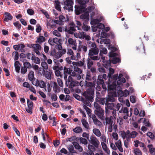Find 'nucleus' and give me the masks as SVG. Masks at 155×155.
<instances>
[{
    "label": "nucleus",
    "mask_w": 155,
    "mask_h": 155,
    "mask_svg": "<svg viewBox=\"0 0 155 155\" xmlns=\"http://www.w3.org/2000/svg\"><path fill=\"white\" fill-rule=\"evenodd\" d=\"M89 45L91 47L89 51V57L93 60H99V58L97 55L99 53V50L95 43L94 42H91L89 43Z\"/></svg>",
    "instance_id": "2"
},
{
    "label": "nucleus",
    "mask_w": 155,
    "mask_h": 155,
    "mask_svg": "<svg viewBox=\"0 0 155 155\" xmlns=\"http://www.w3.org/2000/svg\"><path fill=\"white\" fill-rule=\"evenodd\" d=\"M114 108L117 111L118 110L120 113L125 114L128 112V109L127 107H123V105L120 103L115 104Z\"/></svg>",
    "instance_id": "9"
},
{
    "label": "nucleus",
    "mask_w": 155,
    "mask_h": 155,
    "mask_svg": "<svg viewBox=\"0 0 155 155\" xmlns=\"http://www.w3.org/2000/svg\"><path fill=\"white\" fill-rule=\"evenodd\" d=\"M45 38L44 37L39 36L37 41H36V42L38 43L39 44H41L42 42L45 41Z\"/></svg>",
    "instance_id": "35"
},
{
    "label": "nucleus",
    "mask_w": 155,
    "mask_h": 155,
    "mask_svg": "<svg viewBox=\"0 0 155 155\" xmlns=\"http://www.w3.org/2000/svg\"><path fill=\"white\" fill-rule=\"evenodd\" d=\"M81 122L83 126L86 129H89V125L86 120L84 119H82L81 120Z\"/></svg>",
    "instance_id": "36"
},
{
    "label": "nucleus",
    "mask_w": 155,
    "mask_h": 155,
    "mask_svg": "<svg viewBox=\"0 0 155 155\" xmlns=\"http://www.w3.org/2000/svg\"><path fill=\"white\" fill-rule=\"evenodd\" d=\"M117 85L116 83L113 84H108L107 86L108 91H113L114 90L116 87Z\"/></svg>",
    "instance_id": "38"
},
{
    "label": "nucleus",
    "mask_w": 155,
    "mask_h": 155,
    "mask_svg": "<svg viewBox=\"0 0 155 155\" xmlns=\"http://www.w3.org/2000/svg\"><path fill=\"white\" fill-rule=\"evenodd\" d=\"M95 82L96 81H94L93 83L85 81L86 86L89 88L87 89L86 92H84L83 96L90 101L92 100L94 95Z\"/></svg>",
    "instance_id": "1"
},
{
    "label": "nucleus",
    "mask_w": 155,
    "mask_h": 155,
    "mask_svg": "<svg viewBox=\"0 0 155 155\" xmlns=\"http://www.w3.org/2000/svg\"><path fill=\"white\" fill-rule=\"evenodd\" d=\"M97 94V98L95 99V101L96 102H99L100 104L104 105L105 104V100L106 99L104 98H100L99 94L100 93L99 92H96Z\"/></svg>",
    "instance_id": "18"
},
{
    "label": "nucleus",
    "mask_w": 155,
    "mask_h": 155,
    "mask_svg": "<svg viewBox=\"0 0 155 155\" xmlns=\"http://www.w3.org/2000/svg\"><path fill=\"white\" fill-rule=\"evenodd\" d=\"M117 53L113 52H111L109 53V56L110 57H114L111 59V62L112 63L116 64L120 61V59L118 58L114 57L117 56Z\"/></svg>",
    "instance_id": "13"
},
{
    "label": "nucleus",
    "mask_w": 155,
    "mask_h": 155,
    "mask_svg": "<svg viewBox=\"0 0 155 155\" xmlns=\"http://www.w3.org/2000/svg\"><path fill=\"white\" fill-rule=\"evenodd\" d=\"M57 81L59 86H60L61 87H63V83L61 79L59 78H58L57 79Z\"/></svg>",
    "instance_id": "58"
},
{
    "label": "nucleus",
    "mask_w": 155,
    "mask_h": 155,
    "mask_svg": "<svg viewBox=\"0 0 155 155\" xmlns=\"http://www.w3.org/2000/svg\"><path fill=\"white\" fill-rule=\"evenodd\" d=\"M82 73V70L78 66H74V71L71 74V75L75 77L77 80H79L81 78V76L80 74Z\"/></svg>",
    "instance_id": "7"
},
{
    "label": "nucleus",
    "mask_w": 155,
    "mask_h": 155,
    "mask_svg": "<svg viewBox=\"0 0 155 155\" xmlns=\"http://www.w3.org/2000/svg\"><path fill=\"white\" fill-rule=\"evenodd\" d=\"M80 143H82L86 145L87 143V140L83 137H81L79 138Z\"/></svg>",
    "instance_id": "47"
},
{
    "label": "nucleus",
    "mask_w": 155,
    "mask_h": 155,
    "mask_svg": "<svg viewBox=\"0 0 155 155\" xmlns=\"http://www.w3.org/2000/svg\"><path fill=\"white\" fill-rule=\"evenodd\" d=\"M71 60H76V57L75 56H71V57H67L66 58V62L68 64H71Z\"/></svg>",
    "instance_id": "42"
},
{
    "label": "nucleus",
    "mask_w": 155,
    "mask_h": 155,
    "mask_svg": "<svg viewBox=\"0 0 155 155\" xmlns=\"http://www.w3.org/2000/svg\"><path fill=\"white\" fill-rule=\"evenodd\" d=\"M31 46L35 49L40 50L41 47L38 44H32L31 45Z\"/></svg>",
    "instance_id": "52"
},
{
    "label": "nucleus",
    "mask_w": 155,
    "mask_h": 155,
    "mask_svg": "<svg viewBox=\"0 0 155 155\" xmlns=\"http://www.w3.org/2000/svg\"><path fill=\"white\" fill-rule=\"evenodd\" d=\"M32 61H33L35 63L37 64H39L40 63V59L38 57H36L35 56Z\"/></svg>",
    "instance_id": "54"
},
{
    "label": "nucleus",
    "mask_w": 155,
    "mask_h": 155,
    "mask_svg": "<svg viewBox=\"0 0 155 155\" xmlns=\"http://www.w3.org/2000/svg\"><path fill=\"white\" fill-rule=\"evenodd\" d=\"M55 8L58 11L60 12L61 11V8L60 6V3L58 0L55 1Z\"/></svg>",
    "instance_id": "40"
},
{
    "label": "nucleus",
    "mask_w": 155,
    "mask_h": 155,
    "mask_svg": "<svg viewBox=\"0 0 155 155\" xmlns=\"http://www.w3.org/2000/svg\"><path fill=\"white\" fill-rule=\"evenodd\" d=\"M44 75L45 77L48 79L51 80V73L49 71H45Z\"/></svg>",
    "instance_id": "41"
},
{
    "label": "nucleus",
    "mask_w": 155,
    "mask_h": 155,
    "mask_svg": "<svg viewBox=\"0 0 155 155\" xmlns=\"http://www.w3.org/2000/svg\"><path fill=\"white\" fill-rule=\"evenodd\" d=\"M41 65L43 70H47L48 68V65L45 61H43L41 62Z\"/></svg>",
    "instance_id": "48"
},
{
    "label": "nucleus",
    "mask_w": 155,
    "mask_h": 155,
    "mask_svg": "<svg viewBox=\"0 0 155 155\" xmlns=\"http://www.w3.org/2000/svg\"><path fill=\"white\" fill-rule=\"evenodd\" d=\"M91 118L93 120L94 124L96 125L100 126L101 125V123L97 118L95 115L93 114L91 116Z\"/></svg>",
    "instance_id": "22"
},
{
    "label": "nucleus",
    "mask_w": 155,
    "mask_h": 155,
    "mask_svg": "<svg viewBox=\"0 0 155 155\" xmlns=\"http://www.w3.org/2000/svg\"><path fill=\"white\" fill-rule=\"evenodd\" d=\"M94 146L91 145L89 144L88 145V148L89 150V151L94 152L95 150V148Z\"/></svg>",
    "instance_id": "56"
},
{
    "label": "nucleus",
    "mask_w": 155,
    "mask_h": 155,
    "mask_svg": "<svg viewBox=\"0 0 155 155\" xmlns=\"http://www.w3.org/2000/svg\"><path fill=\"white\" fill-rule=\"evenodd\" d=\"M113 94L111 95L109 94L108 95L107 97L106 98V102H113L115 101V99L114 97H115L116 94L113 93Z\"/></svg>",
    "instance_id": "20"
},
{
    "label": "nucleus",
    "mask_w": 155,
    "mask_h": 155,
    "mask_svg": "<svg viewBox=\"0 0 155 155\" xmlns=\"http://www.w3.org/2000/svg\"><path fill=\"white\" fill-rule=\"evenodd\" d=\"M89 57L87 60V67L88 69H90L93 65V62Z\"/></svg>",
    "instance_id": "31"
},
{
    "label": "nucleus",
    "mask_w": 155,
    "mask_h": 155,
    "mask_svg": "<svg viewBox=\"0 0 155 155\" xmlns=\"http://www.w3.org/2000/svg\"><path fill=\"white\" fill-rule=\"evenodd\" d=\"M89 12L87 11L83 14L81 15L80 18L82 19L85 20V21L88 22L89 20Z\"/></svg>",
    "instance_id": "23"
},
{
    "label": "nucleus",
    "mask_w": 155,
    "mask_h": 155,
    "mask_svg": "<svg viewBox=\"0 0 155 155\" xmlns=\"http://www.w3.org/2000/svg\"><path fill=\"white\" fill-rule=\"evenodd\" d=\"M73 0H65L64 2V7H63L65 10H68V12L73 10Z\"/></svg>",
    "instance_id": "11"
},
{
    "label": "nucleus",
    "mask_w": 155,
    "mask_h": 155,
    "mask_svg": "<svg viewBox=\"0 0 155 155\" xmlns=\"http://www.w3.org/2000/svg\"><path fill=\"white\" fill-rule=\"evenodd\" d=\"M28 107L26 108V110L27 112L30 114L32 113V110L33 108V103L29 99L27 100Z\"/></svg>",
    "instance_id": "16"
},
{
    "label": "nucleus",
    "mask_w": 155,
    "mask_h": 155,
    "mask_svg": "<svg viewBox=\"0 0 155 155\" xmlns=\"http://www.w3.org/2000/svg\"><path fill=\"white\" fill-rule=\"evenodd\" d=\"M24 67L26 68H31V65L30 63L28 62H23Z\"/></svg>",
    "instance_id": "55"
},
{
    "label": "nucleus",
    "mask_w": 155,
    "mask_h": 155,
    "mask_svg": "<svg viewBox=\"0 0 155 155\" xmlns=\"http://www.w3.org/2000/svg\"><path fill=\"white\" fill-rule=\"evenodd\" d=\"M89 140L90 143L94 145L95 147L97 148L98 147L100 142L96 137L91 136L90 137V140Z\"/></svg>",
    "instance_id": "15"
},
{
    "label": "nucleus",
    "mask_w": 155,
    "mask_h": 155,
    "mask_svg": "<svg viewBox=\"0 0 155 155\" xmlns=\"http://www.w3.org/2000/svg\"><path fill=\"white\" fill-rule=\"evenodd\" d=\"M88 22L84 21L83 23L82 28L84 31H88L90 29V27L87 25Z\"/></svg>",
    "instance_id": "33"
},
{
    "label": "nucleus",
    "mask_w": 155,
    "mask_h": 155,
    "mask_svg": "<svg viewBox=\"0 0 155 155\" xmlns=\"http://www.w3.org/2000/svg\"><path fill=\"white\" fill-rule=\"evenodd\" d=\"M20 64L18 61H16L15 63V71L18 73H19L20 70Z\"/></svg>",
    "instance_id": "34"
},
{
    "label": "nucleus",
    "mask_w": 155,
    "mask_h": 155,
    "mask_svg": "<svg viewBox=\"0 0 155 155\" xmlns=\"http://www.w3.org/2000/svg\"><path fill=\"white\" fill-rule=\"evenodd\" d=\"M147 147L149 148V151L150 153L152 155L154 154L155 153V148L153 147L152 145H148Z\"/></svg>",
    "instance_id": "32"
},
{
    "label": "nucleus",
    "mask_w": 155,
    "mask_h": 155,
    "mask_svg": "<svg viewBox=\"0 0 155 155\" xmlns=\"http://www.w3.org/2000/svg\"><path fill=\"white\" fill-rule=\"evenodd\" d=\"M25 45L23 44H20L19 49L20 51L22 52H25L24 49Z\"/></svg>",
    "instance_id": "62"
},
{
    "label": "nucleus",
    "mask_w": 155,
    "mask_h": 155,
    "mask_svg": "<svg viewBox=\"0 0 155 155\" xmlns=\"http://www.w3.org/2000/svg\"><path fill=\"white\" fill-rule=\"evenodd\" d=\"M5 18L4 20L6 22H8L10 20H12L13 18V17L8 12H5Z\"/></svg>",
    "instance_id": "24"
},
{
    "label": "nucleus",
    "mask_w": 155,
    "mask_h": 155,
    "mask_svg": "<svg viewBox=\"0 0 155 155\" xmlns=\"http://www.w3.org/2000/svg\"><path fill=\"white\" fill-rule=\"evenodd\" d=\"M97 26L98 28V31L100 32V31H99V30L100 29H103L104 28V25L102 23H99L97 25Z\"/></svg>",
    "instance_id": "60"
},
{
    "label": "nucleus",
    "mask_w": 155,
    "mask_h": 155,
    "mask_svg": "<svg viewBox=\"0 0 155 155\" xmlns=\"http://www.w3.org/2000/svg\"><path fill=\"white\" fill-rule=\"evenodd\" d=\"M138 134V133L135 131H133L130 132L129 130H127L126 133H124L123 136V138H126L127 139L130 138H134Z\"/></svg>",
    "instance_id": "12"
},
{
    "label": "nucleus",
    "mask_w": 155,
    "mask_h": 155,
    "mask_svg": "<svg viewBox=\"0 0 155 155\" xmlns=\"http://www.w3.org/2000/svg\"><path fill=\"white\" fill-rule=\"evenodd\" d=\"M123 118L120 117L117 118V122L119 124V125H121L123 124Z\"/></svg>",
    "instance_id": "61"
},
{
    "label": "nucleus",
    "mask_w": 155,
    "mask_h": 155,
    "mask_svg": "<svg viewBox=\"0 0 155 155\" xmlns=\"http://www.w3.org/2000/svg\"><path fill=\"white\" fill-rule=\"evenodd\" d=\"M53 34L55 36L58 37H60L61 36V34L59 33L58 30H54L53 31Z\"/></svg>",
    "instance_id": "64"
},
{
    "label": "nucleus",
    "mask_w": 155,
    "mask_h": 155,
    "mask_svg": "<svg viewBox=\"0 0 155 155\" xmlns=\"http://www.w3.org/2000/svg\"><path fill=\"white\" fill-rule=\"evenodd\" d=\"M72 143L76 149L78 150L80 152L82 151L83 150V148L78 143L76 142H73Z\"/></svg>",
    "instance_id": "29"
},
{
    "label": "nucleus",
    "mask_w": 155,
    "mask_h": 155,
    "mask_svg": "<svg viewBox=\"0 0 155 155\" xmlns=\"http://www.w3.org/2000/svg\"><path fill=\"white\" fill-rule=\"evenodd\" d=\"M110 65L107 68H109V73L108 74V76L109 78H111L112 75L114 73V70L112 68H110Z\"/></svg>",
    "instance_id": "49"
},
{
    "label": "nucleus",
    "mask_w": 155,
    "mask_h": 155,
    "mask_svg": "<svg viewBox=\"0 0 155 155\" xmlns=\"http://www.w3.org/2000/svg\"><path fill=\"white\" fill-rule=\"evenodd\" d=\"M72 70L70 68L64 67V74H70L71 75Z\"/></svg>",
    "instance_id": "43"
},
{
    "label": "nucleus",
    "mask_w": 155,
    "mask_h": 155,
    "mask_svg": "<svg viewBox=\"0 0 155 155\" xmlns=\"http://www.w3.org/2000/svg\"><path fill=\"white\" fill-rule=\"evenodd\" d=\"M51 86L53 88V91L56 93L60 91V88L58 85L57 83L54 82H52L51 83Z\"/></svg>",
    "instance_id": "21"
},
{
    "label": "nucleus",
    "mask_w": 155,
    "mask_h": 155,
    "mask_svg": "<svg viewBox=\"0 0 155 155\" xmlns=\"http://www.w3.org/2000/svg\"><path fill=\"white\" fill-rule=\"evenodd\" d=\"M73 131L76 133H79L82 131V128L80 127H77L73 130Z\"/></svg>",
    "instance_id": "44"
},
{
    "label": "nucleus",
    "mask_w": 155,
    "mask_h": 155,
    "mask_svg": "<svg viewBox=\"0 0 155 155\" xmlns=\"http://www.w3.org/2000/svg\"><path fill=\"white\" fill-rule=\"evenodd\" d=\"M115 104L113 103H108L106 102L105 105L106 106L105 108V112L106 113H108L109 110L108 109L111 110H113L114 109L115 107Z\"/></svg>",
    "instance_id": "17"
},
{
    "label": "nucleus",
    "mask_w": 155,
    "mask_h": 155,
    "mask_svg": "<svg viewBox=\"0 0 155 155\" xmlns=\"http://www.w3.org/2000/svg\"><path fill=\"white\" fill-rule=\"evenodd\" d=\"M35 56L33 54H31L30 53H28L27 54V58L29 59H31L32 60Z\"/></svg>",
    "instance_id": "63"
},
{
    "label": "nucleus",
    "mask_w": 155,
    "mask_h": 155,
    "mask_svg": "<svg viewBox=\"0 0 155 155\" xmlns=\"http://www.w3.org/2000/svg\"><path fill=\"white\" fill-rule=\"evenodd\" d=\"M12 56L14 57V60H17L18 58L19 54L17 51L14 52L12 54Z\"/></svg>",
    "instance_id": "53"
},
{
    "label": "nucleus",
    "mask_w": 155,
    "mask_h": 155,
    "mask_svg": "<svg viewBox=\"0 0 155 155\" xmlns=\"http://www.w3.org/2000/svg\"><path fill=\"white\" fill-rule=\"evenodd\" d=\"M100 55L101 56V58L102 60L103 66L105 68H107L110 65V60H106L105 57H104L102 55V54H106L107 53V50L106 48L104 47L103 45H101L100 46Z\"/></svg>",
    "instance_id": "5"
},
{
    "label": "nucleus",
    "mask_w": 155,
    "mask_h": 155,
    "mask_svg": "<svg viewBox=\"0 0 155 155\" xmlns=\"http://www.w3.org/2000/svg\"><path fill=\"white\" fill-rule=\"evenodd\" d=\"M94 112L99 119L102 120H104V110L102 109H101L98 110H95Z\"/></svg>",
    "instance_id": "14"
},
{
    "label": "nucleus",
    "mask_w": 155,
    "mask_h": 155,
    "mask_svg": "<svg viewBox=\"0 0 155 155\" xmlns=\"http://www.w3.org/2000/svg\"><path fill=\"white\" fill-rule=\"evenodd\" d=\"M113 117L112 116L105 118L106 125L107 127L108 133H110L112 131L113 127L115 132H116L117 130V125L114 123L113 120Z\"/></svg>",
    "instance_id": "3"
},
{
    "label": "nucleus",
    "mask_w": 155,
    "mask_h": 155,
    "mask_svg": "<svg viewBox=\"0 0 155 155\" xmlns=\"http://www.w3.org/2000/svg\"><path fill=\"white\" fill-rule=\"evenodd\" d=\"M115 144L116 147L120 151V152H122L123 151V149L122 147V144L121 141L120 140H118L117 142L115 143Z\"/></svg>",
    "instance_id": "27"
},
{
    "label": "nucleus",
    "mask_w": 155,
    "mask_h": 155,
    "mask_svg": "<svg viewBox=\"0 0 155 155\" xmlns=\"http://www.w3.org/2000/svg\"><path fill=\"white\" fill-rule=\"evenodd\" d=\"M97 102H96H96H94V107L96 109L95 110H99L101 109H102L101 107L99 105V104H98Z\"/></svg>",
    "instance_id": "59"
},
{
    "label": "nucleus",
    "mask_w": 155,
    "mask_h": 155,
    "mask_svg": "<svg viewBox=\"0 0 155 155\" xmlns=\"http://www.w3.org/2000/svg\"><path fill=\"white\" fill-rule=\"evenodd\" d=\"M85 33L84 32H76L74 34V36L76 38L84 39L85 37Z\"/></svg>",
    "instance_id": "25"
},
{
    "label": "nucleus",
    "mask_w": 155,
    "mask_h": 155,
    "mask_svg": "<svg viewBox=\"0 0 155 155\" xmlns=\"http://www.w3.org/2000/svg\"><path fill=\"white\" fill-rule=\"evenodd\" d=\"M66 85L70 88L72 89L78 86V81H74L71 76H69L66 81Z\"/></svg>",
    "instance_id": "8"
},
{
    "label": "nucleus",
    "mask_w": 155,
    "mask_h": 155,
    "mask_svg": "<svg viewBox=\"0 0 155 155\" xmlns=\"http://www.w3.org/2000/svg\"><path fill=\"white\" fill-rule=\"evenodd\" d=\"M14 25L19 30L21 27V25L18 21H16L13 23Z\"/></svg>",
    "instance_id": "50"
},
{
    "label": "nucleus",
    "mask_w": 155,
    "mask_h": 155,
    "mask_svg": "<svg viewBox=\"0 0 155 155\" xmlns=\"http://www.w3.org/2000/svg\"><path fill=\"white\" fill-rule=\"evenodd\" d=\"M86 99V101H84V104L83 105H86V106H89V107H91V103L94 100V98H93L92 100V101H90V100H88L87 98L86 97H85Z\"/></svg>",
    "instance_id": "45"
},
{
    "label": "nucleus",
    "mask_w": 155,
    "mask_h": 155,
    "mask_svg": "<svg viewBox=\"0 0 155 155\" xmlns=\"http://www.w3.org/2000/svg\"><path fill=\"white\" fill-rule=\"evenodd\" d=\"M78 2L81 5V7L77 5L75 6V12L77 15L82 13L86 10V4L87 3L89 0H77Z\"/></svg>",
    "instance_id": "4"
},
{
    "label": "nucleus",
    "mask_w": 155,
    "mask_h": 155,
    "mask_svg": "<svg viewBox=\"0 0 155 155\" xmlns=\"http://www.w3.org/2000/svg\"><path fill=\"white\" fill-rule=\"evenodd\" d=\"M83 79H84L85 78V81H91L92 80V76L91 75L90 72L89 71H88L87 73L86 77H84V75L82 76V77Z\"/></svg>",
    "instance_id": "28"
},
{
    "label": "nucleus",
    "mask_w": 155,
    "mask_h": 155,
    "mask_svg": "<svg viewBox=\"0 0 155 155\" xmlns=\"http://www.w3.org/2000/svg\"><path fill=\"white\" fill-rule=\"evenodd\" d=\"M101 144L103 150L108 154H110V151L106 144L104 142H101Z\"/></svg>",
    "instance_id": "26"
},
{
    "label": "nucleus",
    "mask_w": 155,
    "mask_h": 155,
    "mask_svg": "<svg viewBox=\"0 0 155 155\" xmlns=\"http://www.w3.org/2000/svg\"><path fill=\"white\" fill-rule=\"evenodd\" d=\"M33 84L37 87L39 86L41 88L44 87L45 86V84L43 81L42 80L39 81L38 79L35 81V84L33 83Z\"/></svg>",
    "instance_id": "19"
},
{
    "label": "nucleus",
    "mask_w": 155,
    "mask_h": 155,
    "mask_svg": "<svg viewBox=\"0 0 155 155\" xmlns=\"http://www.w3.org/2000/svg\"><path fill=\"white\" fill-rule=\"evenodd\" d=\"M124 77L127 79L129 78V76L124 73L119 74L118 77L117 74H114L113 76V78L114 80L117 81V83L118 85H120L122 83L125 82L126 80Z\"/></svg>",
    "instance_id": "6"
},
{
    "label": "nucleus",
    "mask_w": 155,
    "mask_h": 155,
    "mask_svg": "<svg viewBox=\"0 0 155 155\" xmlns=\"http://www.w3.org/2000/svg\"><path fill=\"white\" fill-rule=\"evenodd\" d=\"M102 75H99L98 76L97 81V84L98 85L104 84V81L103 80V78H102Z\"/></svg>",
    "instance_id": "30"
},
{
    "label": "nucleus",
    "mask_w": 155,
    "mask_h": 155,
    "mask_svg": "<svg viewBox=\"0 0 155 155\" xmlns=\"http://www.w3.org/2000/svg\"><path fill=\"white\" fill-rule=\"evenodd\" d=\"M134 152L135 155H142L141 151L138 148L135 149Z\"/></svg>",
    "instance_id": "51"
},
{
    "label": "nucleus",
    "mask_w": 155,
    "mask_h": 155,
    "mask_svg": "<svg viewBox=\"0 0 155 155\" xmlns=\"http://www.w3.org/2000/svg\"><path fill=\"white\" fill-rule=\"evenodd\" d=\"M59 19L61 22H66L69 21L68 18H65L63 15H61L59 16Z\"/></svg>",
    "instance_id": "46"
},
{
    "label": "nucleus",
    "mask_w": 155,
    "mask_h": 155,
    "mask_svg": "<svg viewBox=\"0 0 155 155\" xmlns=\"http://www.w3.org/2000/svg\"><path fill=\"white\" fill-rule=\"evenodd\" d=\"M93 133L97 136L100 137L101 136V133L100 130L97 128H94L93 130Z\"/></svg>",
    "instance_id": "37"
},
{
    "label": "nucleus",
    "mask_w": 155,
    "mask_h": 155,
    "mask_svg": "<svg viewBox=\"0 0 155 155\" xmlns=\"http://www.w3.org/2000/svg\"><path fill=\"white\" fill-rule=\"evenodd\" d=\"M34 77V73L32 71H30L28 75V79L31 81L33 80Z\"/></svg>",
    "instance_id": "39"
},
{
    "label": "nucleus",
    "mask_w": 155,
    "mask_h": 155,
    "mask_svg": "<svg viewBox=\"0 0 155 155\" xmlns=\"http://www.w3.org/2000/svg\"><path fill=\"white\" fill-rule=\"evenodd\" d=\"M68 43L71 45H75L76 44V42L75 41H74L71 38H69L68 39Z\"/></svg>",
    "instance_id": "57"
},
{
    "label": "nucleus",
    "mask_w": 155,
    "mask_h": 155,
    "mask_svg": "<svg viewBox=\"0 0 155 155\" xmlns=\"http://www.w3.org/2000/svg\"><path fill=\"white\" fill-rule=\"evenodd\" d=\"M76 28L79 29L78 27L76 26L73 22H72L68 26L65 28V31L69 34H72L74 32L76 31Z\"/></svg>",
    "instance_id": "10"
}]
</instances>
